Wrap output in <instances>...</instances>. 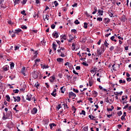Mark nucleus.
<instances>
[{
    "label": "nucleus",
    "mask_w": 131,
    "mask_h": 131,
    "mask_svg": "<svg viewBox=\"0 0 131 131\" xmlns=\"http://www.w3.org/2000/svg\"><path fill=\"white\" fill-rule=\"evenodd\" d=\"M32 77H33V78H34V79L37 78V77H38V73H37V72H34L32 73Z\"/></svg>",
    "instance_id": "nucleus-1"
},
{
    "label": "nucleus",
    "mask_w": 131,
    "mask_h": 131,
    "mask_svg": "<svg viewBox=\"0 0 131 131\" xmlns=\"http://www.w3.org/2000/svg\"><path fill=\"white\" fill-rule=\"evenodd\" d=\"M57 52H58V53H60V55H59L61 57H65V55H64V52H62V51L60 49H58V50H57Z\"/></svg>",
    "instance_id": "nucleus-2"
},
{
    "label": "nucleus",
    "mask_w": 131,
    "mask_h": 131,
    "mask_svg": "<svg viewBox=\"0 0 131 131\" xmlns=\"http://www.w3.org/2000/svg\"><path fill=\"white\" fill-rule=\"evenodd\" d=\"M52 36H53L54 38H58V37H59V34L57 32H55L52 34Z\"/></svg>",
    "instance_id": "nucleus-3"
},
{
    "label": "nucleus",
    "mask_w": 131,
    "mask_h": 131,
    "mask_svg": "<svg viewBox=\"0 0 131 131\" xmlns=\"http://www.w3.org/2000/svg\"><path fill=\"white\" fill-rule=\"evenodd\" d=\"M31 113L32 114H36L37 113V108H36V107H34L33 110L31 111Z\"/></svg>",
    "instance_id": "nucleus-4"
},
{
    "label": "nucleus",
    "mask_w": 131,
    "mask_h": 131,
    "mask_svg": "<svg viewBox=\"0 0 131 131\" xmlns=\"http://www.w3.org/2000/svg\"><path fill=\"white\" fill-rule=\"evenodd\" d=\"M22 31V30L20 29H17L16 30H15L14 33H15L16 34H19V33H20V32Z\"/></svg>",
    "instance_id": "nucleus-5"
},
{
    "label": "nucleus",
    "mask_w": 131,
    "mask_h": 131,
    "mask_svg": "<svg viewBox=\"0 0 131 131\" xmlns=\"http://www.w3.org/2000/svg\"><path fill=\"white\" fill-rule=\"evenodd\" d=\"M123 92L121 91L120 92H114V94L115 96H118L119 95H120V96H121V95H122L123 94Z\"/></svg>",
    "instance_id": "nucleus-6"
},
{
    "label": "nucleus",
    "mask_w": 131,
    "mask_h": 131,
    "mask_svg": "<svg viewBox=\"0 0 131 131\" xmlns=\"http://www.w3.org/2000/svg\"><path fill=\"white\" fill-rule=\"evenodd\" d=\"M56 61H57V62H59V63H61L64 61V59L61 58H57Z\"/></svg>",
    "instance_id": "nucleus-7"
},
{
    "label": "nucleus",
    "mask_w": 131,
    "mask_h": 131,
    "mask_svg": "<svg viewBox=\"0 0 131 131\" xmlns=\"http://www.w3.org/2000/svg\"><path fill=\"white\" fill-rule=\"evenodd\" d=\"M21 72L24 75V76H26V74H25V68H23L21 69Z\"/></svg>",
    "instance_id": "nucleus-8"
},
{
    "label": "nucleus",
    "mask_w": 131,
    "mask_h": 131,
    "mask_svg": "<svg viewBox=\"0 0 131 131\" xmlns=\"http://www.w3.org/2000/svg\"><path fill=\"white\" fill-rule=\"evenodd\" d=\"M52 48L54 51H56L57 50V45H56L55 43H53Z\"/></svg>",
    "instance_id": "nucleus-9"
},
{
    "label": "nucleus",
    "mask_w": 131,
    "mask_h": 131,
    "mask_svg": "<svg viewBox=\"0 0 131 131\" xmlns=\"http://www.w3.org/2000/svg\"><path fill=\"white\" fill-rule=\"evenodd\" d=\"M103 13H104L103 10H98V13L99 16H103Z\"/></svg>",
    "instance_id": "nucleus-10"
},
{
    "label": "nucleus",
    "mask_w": 131,
    "mask_h": 131,
    "mask_svg": "<svg viewBox=\"0 0 131 131\" xmlns=\"http://www.w3.org/2000/svg\"><path fill=\"white\" fill-rule=\"evenodd\" d=\"M51 78L52 79H50V82H54V80H55V76H52Z\"/></svg>",
    "instance_id": "nucleus-11"
},
{
    "label": "nucleus",
    "mask_w": 131,
    "mask_h": 131,
    "mask_svg": "<svg viewBox=\"0 0 131 131\" xmlns=\"http://www.w3.org/2000/svg\"><path fill=\"white\" fill-rule=\"evenodd\" d=\"M69 95H70L72 97H76V94H75L74 93L71 92L69 93Z\"/></svg>",
    "instance_id": "nucleus-12"
},
{
    "label": "nucleus",
    "mask_w": 131,
    "mask_h": 131,
    "mask_svg": "<svg viewBox=\"0 0 131 131\" xmlns=\"http://www.w3.org/2000/svg\"><path fill=\"white\" fill-rule=\"evenodd\" d=\"M6 98H7L6 101H7L8 102H10L11 100V98H10V96H9V95H7L6 96Z\"/></svg>",
    "instance_id": "nucleus-13"
},
{
    "label": "nucleus",
    "mask_w": 131,
    "mask_h": 131,
    "mask_svg": "<svg viewBox=\"0 0 131 131\" xmlns=\"http://www.w3.org/2000/svg\"><path fill=\"white\" fill-rule=\"evenodd\" d=\"M63 38V39H64V40H66L67 38H66V35H60V39H62Z\"/></svg>",
    "instance_id": "nucleus-14"
},
{
    "label": "nucleus",
    "mask_w": 131,
    "mask_h": 131,
    "mask_svg": "<svg viewBox=\"0 0 131 131\" xmlns=\"http://www.w3.org/2000/svg\"><path fill=\"white\" fill-rule=\"evenodd\" d=\"M41 66L42 68V69H48V68H49V66H46V65H43L41 64Z\"/></svg>",
    "instance_id": "nucleus-15"
},
{
    "label": "nucleus",
    "mask_w": 131,
    "mask_h": 131,
    "mask_svg": "<svg viewBox=\"0 0 131 131\" xmlns=\"http://www.w3.org/2000/svg\"><path fill=\"white\" fill-rule=\"evenodd\" d=\"M56 124H55V123H51L49 124V126H50V128L51 129H52V128H53V126H56Z\"/></svg>",
    "instance_id": "nucleus-16"
},
{
    "label": "nucleus",
    "mask_w": 131,
    "mask_h": 131,
    "mask_svg": "<svg viewBox=\"0 0 131 131\" xmlns=\"http://www.w3.org/2000/svg\"><path fill=\"white\" fill-rule=\"evenodd\" d=\"M31 95L30 94H28L27 95V100H28V101H31V97H30Z\"/></svg>",
    "instance_id": "nucleus-17"
},
{
    "label": "nucleus",
    "mask_w": 131,
    "mask_h": 131,
    "mask_svg": "<svg viewBox=\"0 0 131 131\" xmlns=\"http://www.w3.org/2000/svg\"><path fill=\"white\" fill-rule=\"evenodd\" d=\"M10 69H13L14 68V67L15 66V63L14 62H10Z\"/></svg>",
    "instance_id": "nucleus-18"
},
{
    "label": "nucleus",
    "mask_w": 131,
    "mask_h": 131,
    "mask_svg": "<svg viewBox=\"0 0 131 131\" xmlns=\"http://www.w3.org/2000/svg\"><path fill=\"white\" fill-rule=\"evenodd\" d=\"M125 20H126V18H125V16L123 15L121 17V21H123V22H125Z\"/></svg>",
    "instance_id": "nucleus-19"
},
{
    "label": "nucleus",
    "mask_w": 131,
    "mask_h": 131,
    "mask_svg": "<svg viewBox=\"0 0 131 131\" xmlns=\"http://www.w3.org/2000/svg\"><path fill=\"white\" fill-rule=\"evenodd\" d=\"M89 118H90V119H91L92 120H96V119H95V118H96V117H94L93 116H91L89 115Z\"/></svg>",
    "instance_id": "nucleus-20"
},
{
    "label": "nucleus",
    "mask_w": 131,
    "mask_h": 131,
    "mask_svg": "<svg viewBox=\"0 0 131 131\" xmlns=\"http://www.w3.org/2000/svg\"><path fill=\"white\" fill-rule=\"evenodd\" d=\"M94 11L93 12L92 14L93 15H95V14H96L97 13V7H95L94 8Z\"/></svg>",
    "instance_id": "nucleus-21"
},
{
    "label": "nucleus",
    "mask_w": 131,
    "mask_h": 131,
    "mask_svg": "<svg viewBox=\"0 0 131 131\" xmlns=\"http://www.w3.org/2000/svg\"><path fill=\"white\" fill-rule=\"evenodd\" d=\"M114 38H115V37L114 36H113L111 37V40L116 42V41H117V40L116 39H114Z\"/></svg>",
    "instance_id": "nucleus-22"
},
{
    "label": "nucleus",
    "mask_w": 131,
    "mask_h": 131,
    "mask_svg": "<svg viewBox=\"0 0 131 131\" xmlns=\"http://www.w3.org/2000/svg\"><path fill=\"white\" fill-rule=\"evenodd\" d=\"M13 2L15 5H17L18 4H19V3H20V0H13Z\"/></svg>",
    "instance_id": "nucleus-23"
},
{
    "label": "nucleus",
    "mask_w": 131,
    "mask_h": 131,
    "mask_svg": "<svg viewBox=\"0 0 131 131\" xmlns=\"http://www.w3.org/2000/svg\"><path fill=\"white\" fill-rule=\"evenodd\" d=\"M89 25V24L86 23H84V28H85V29H86V28H88V25Z\"/></svg>",
    "instance_id": "nucleus-24"
},
{
    "label": "nucleus",
    "mask_w": 131,
    "mask_h": 131,
    "mask_svg": "<svg viewBox=\"0 0 131 131\" xmlns=\"http://www.w3.org/2000/svg\"><path fill=\"white\" fill-rule=\"evenodd\" d=\"M119 83H125V80H122V79H120L119 81Z\"/></svg>",
    "instance_id": "nucleus-25"
},
{
    "label": "nucleus",
    "mask_w": 131,
    "mask_h": 131,
    "mask_svg": "<svg viewBox=\"0 0 131 131\" xmlns=\"http://www.w3.org/2000/svg\"><path fill=\"white\" fill-rule=\"evenodd\" d=\"M75 24H76V25H78V24H80V23L76 19L75 21H74Z\"/></svg>",
    "instance_id": "nucleus-26"
},
{
    "label": "nucleus",
    "mask_w": 131,
    "mask_h": 131,
    "mask_svg": "<svg viewBox=\"0 0 131 131\" xmlns=\"http://www.w3.org/2000/svg\"><path fill=\"white\" fill-rule=\"evenodd\" d=\"M21 28H22V29H27V26H24V25H21Z\"/></svg>",
    "instance_id": "nucleus-27"
},
{
    "label": "nucleus",
    "mask_w": 131,
    "mask_h": 131,
    "mask_svg": "<svg viewBox=\"0 0 131 131\" xmlns=\"http://www.w3.org/2000/svg\"><path fill=\"white\" fill-rule=\"evenodd\" d=\"M72 50L74 51V50H75V45L74 44V43H72Z\"/></svg>",
    "instance_id": "nucleus-28"
},
{
    "label": "nucleus",
    "mask_w": 131,
    "mask_h": 131,
    "mask_svg": "<svg viewBox=\"0 0 131 131\" xmlns=\"http://www.w3.org/2000/svg\"><path fill=\"white\" fill-rule=\"evenodd\" d=\"M80 115H85V111L82 110L81 113H80Z\"/></svg>",
    "instance_id": "nucleus-29"
},
{
    "label": "nucleus",
    "mask_w": 131,
    "mask_h": 131,
    "mask_svg": "<svg viewBox=\"0 0 131 131\" xmlns=\"http://www.w3.org/2000/svg\"><path fill=\"white\" fill-rule=\"evenodd\" d=\"M104 21L106 22V23H109V22H110V19L108 18H104Z\"/></svg>",
    "instance_id": "nucleus-30"
},
{
    "label": "nucleus",
    "mask_w": 131,
    "mask_h": 131,
    "mask_svg": "<svg viewBox=\"0 0 131 131\" xmlns=\"http://www.w3.org/2000/svg\"><path fill=\"white\" fill-rule=\"evenodd\" d=\"M72 110L74 111V113H75L76 112V108L74 106H72Z\"/></svg>",
    "instance_id": "nucleus-31"
},
{
    "label": "nucleus",
    "mask_w": 131,
    "mask_h": 131,
    "mask_svg": "<svg viewBox=\"0 0 131 131\" xmlns=\"http://www.w3.org/2000/svg\"><path fill=\"white\" fill-rule=\"evenodd\" d=\"M96 69H97V68H96V67L94 68V69L91 70L90 72H91V73H93V72H95V71H97V70H96Z\"/></svg>",
    "instance_id": "nucleus-32"
},
{
    "label": "nucleus",
    "mask_w": 131,
    "mask_h": 131,
    "mask_svg": "<svg viewBox=\"0 0 131 131\" xmlns=\"http://www.w3.org/2000/svg\"><path fill=\"white\" fill-rule=\"evenodd\" d=\"M13 93H14V94H18V93H19V90L18 89H16L15 90H14Z\"/></svg>",
    "instance_id": "nucleus-33"
},
{
    "label": "nucleus",
    "mask_w": 131,
    "mask_h": 131,
    "mask_svg": "<svg viewBox=\"0 0 131 131\" xmlns=\"http://www.w3.org/2000/svg\"><path fill=\"white\" fill-rule=\"evenodd\" d=\"M63 89H64V86H62L60 88V90L61 91L62 94H64V92H65V90H63Z\"/></svg>",
    "instance_id": "nucleus-34"
},
{
    "label": "nucleus",
    "mask_w": 131,
    "mask_h": 131,
    "mask_svg": "<svg viewBox=\"0 0 131 131\" xmlns=\"http://www.w3.org/2000/svg\"><path fill=\"white\" fill-rule=\"evenodd\" d=\"M97 21H103V18L98 17V18H97Z\"/></svg>",
    "instance_id": "nucleus-35"
},
{
    "label": "nucleus",
    "mask_w": 131,
    "mask_h": 131,
    "mask_svg": "<svg viewBox=\"0 0 131 131\" xmlns=\"http://www.w3.org/2000/svg\"><path fill=\"white\" fill-rule=\"evenodd\" d=\"M82 64L83 66H89V64L86 63V62H83Z\"/></svg>",
    "instance_id": "nucleus-36"
},
{
    "label": "nucleus",
    "mask_w": 131,
    "mask_h": 131,
    "mask_svg": "<svg viewBox=\"0 0 131 131\" xmlns=\"http://www.w3.org/2000/svg\"><path fill=\"white\" fill-rule=\"evenodd\" d=\"M118 116H120L121 115H122V112L119 111L117 113Z\"/></svg>",
    "instance_id": "nucleus-37"
},
{
    "label": "nucleus",
    "mask_w": 131,
    "mask_h": 131,
    "mask_svg": "<svg viewBox=\"0 0 131 131\" xmlns=\"http://www.w3.org/2000/svg\"><path fill=\"white\" fill-rule=\"evenodd\" d=\"M97 53H98V55H102V52L100 51V50L99 49L97 50Z\"/></svg>",
    "instance_id": "nucleus-38"
},
{
    "label": "nucleus",
    "mask_w": 131,
    "mask_h": 131,
    "mask_svg": "<svg viewBox=\"0 0 131 131\" xmlns=\"http://www.w3.org/2000/svg\"><path fill=\"white\" fill-rule=\"evenodd\" d=\"M16 98H17L16 100H17V102H20V101L21 100V98H20V97L17 96Z\"/></svg>",
    "instance_id": "nucleus-39"
},
{
    "label": "nucleus",
    "mask_w": 131,
    "mask_h": 131,
    "mask_svg": "<svg viewBox=\"0 0 131 131\" xmlns=\"http://www.w3.org/2000/svg\"><path fill=\"white\" fill-rule=\"evenodd\" d=\"M51 27L52 29H55V27H56V25H55L54 24H52L51 26Z\"/></svg>",
    "instance_id": "nucleus-40"
},
{
    "label": "nucleus",
    "mask_w": 131,
    "mask_h": 131,
    "mask_svg": "<svg viewBox=\"0 0 131 131\" xmlns=\"http://www.w3.org/2000/svg\"><path fill=\"white\" fill-rule=\"evenodd\" d=\"M61 108V104H59L58 105V106L56 107V109L59 110Z\"/></svg>",
    "instance_id": "nucleus-41"
},
{
    "label": "nucleus",
    "mask_w": 131,
    "mask_h": 131,
    "mask_svg": "<svg viewBox=\"0 0 131 131\" xmlns=\"http://www.w3.org/2000/svg\"><path fill=\"white\" fill-rule=\"evenodd\" d=\"M54 5H55V7H57L59 5V4L58 3V2L57 1H54Z\"/></svg>",
    "instance_id": "nucleus-42"
},
{
    "label": "nucleus",
    "mask_w": 131,
    "mask_h": 131,
    "mask_svg": "<svg viewBox=\"0 0 131 131\" xmlns=\"http://www.w3.org/2000/svg\"><path fill=\"white\" fill-rule=\"evenodd\" d=\"M3 70H4V71H8V67H3Z\"/></svg>",
    "instance_id": "nucleus-43"
},
{
    "label": "nucleus",
    "mask_w": 131,
    "mask_h": 131,
    "mask_svg": "<svg viewBox=\"0 0 131 131\" xmlns=\"http://www.w3.org/2000/svg\"><path fill=\"white\" fill-rule=\"evenodd\" d=\"M108 14H109L110 17H113V13H112V12H111L109 11H108Z\"/></svg>",
    "instance_id": "nucleus-44"
},
{
    "label": "nucleus",
    "mask_w": 131,
    "mask_h": 131,
    "mask_svg": "<svg viewBox=\"0 0 131 131\" xmlns=\"http://www.w3.org/2000/svg\"><path fill=\"white\" fill-rule=\"evenodd\" d=\"M56 95H57V93H55L54 92H53L51 93V95L53 96V97H56Z\"/></svg>",
    "instance_id": "nucleus-45"
},
{
    "label": "nucleus",
    "mask_w": 131,
    "mask_h": 131,
    "mask_svg": "<svg viewBox=\"0 0 131 131\" xmlns=\"http://www.w3.org/2000/svg\"><path fill=\"white\" fill-rule=\"evenodd\" d=\"M73 92H74V93H78L79 91H78V90L77 89H73Z\"/></svg>",
    "instance_id": "nucleus-46"
},
{
    "label": "nucleus",
    "mask_w": 131,
    "mask_h": 131,
    "mask_svg": "<svg viewBox=\"0 0 131 131\" xmlns=\"http://www.w3.org/2000/svg\"><path fill=\"white\" fill-rule=\"evenodd\" d=\"M89 85L90 86H92V85H93V82L91 80L89 81Z\"/></svg>",
    "instance_id": "nucleus-47"
},
{
    "label": "nucleus",
    "mask_w": 131,
    "mask_h": 131,
    "mask_svg": "<svg viewBox=\"0 0 131 131\" xmlns=\"http://www.w3.org/2000/svg\"><path fill=\"white\" fill-rule=\"evenodd\" d=\"M88 100H89V101H90V103H93V102L92 101V100H93V98H89V99H88Z\"/></svg>",
    "instance_id": "nucleus-48"
},
{
    "label": "nucleus",
    "mask_w": 131,
    "mask_h": 131,
    "mask_svg": "<svg viewBox=\"0 0 131 131\" xmlns=\"http://www.w3.org/2000/svg\"><path fill=\"white\" fill-rule=\"evenodd\" d=\"M40 61V59H36V60H35V64H36L37 62H39Z\"/></svg>",
    "instance_id": "nucleus-49"
},
{
    "label": "nucleus",
    "mask_w": 131,
    "mask_h": 131,
    "mask_svg": "<svg viewBox=\"0 0 131 131\" xmlns=\"http://www.w3.org/2000/svg\"><path fill=\"white\" fill-rule=\"evenodd\" d=\"M113 50H114V46H112L110 48V50L112 51H113Z\"/></svg>",
    "instance_id": "nucleus-50"
},
{
    "label": "nucleus",
    "mask_w": 131,
    "mask_h": 131,
    "mask_svg": "<svg viewBox=\"0 0 131 131\" xmlns=\"http://www.w3.org/2000/svg\"><path fill=\"white\" fill-rule=\"evenodd\" d=\"M76 69V70H80V66H77Z\"/></svg>",
    "instance_id": "nucleus-51"
},
{
    "label": "nucleus",
    "mask_w": 131,
    "mask_h": 131,
    "mask_svg": "<svg viewBox=\"0 0 131 131\" xmlns=\"http://www.w3.org/2000/svg\"><path fill=\"white\" fill-rule=\"evenodd\" d=\"M71 31H72V32H73L74 33H76V32H77L76 31V30H75V29H73L71 30Z\"/></svg>",
    "instance_id": "nucleus-52"
},
{
    "label": "nucleus",
    "mask_w": 131,
    "mask_h": 131,
    "mask_svg": "<svg viewBox=\"0 0 131 131\" xmlns=\"http://www.w3.org/2000/svg\"><path fill=\"white\" fill-rule=\"evenodd\" d=\"M14 49H14L15 51H17V50L19 49V46H15Z\"/></svg>",
    "instance_id": "nucleus-53"
},
{
    "label": "nucleus",
    "mask_w": 131,
    "mask_h": 131,
    "mask_svg": "<svg viewBox=\"0 0 131 131\" xmlns=\"http://www.w3.org/2000/svg\"><path fill=\"white\" fill-rule=\"evenodd\" d=\"M3 119L4 120H6V119H7V118L6 117V116L5 115V113H4V116L3 117Z\"/></svg>",
    "instance_id": "nucleus-54"
},
{
    "label": "nucleus",
    "mask_w": 131,
    "mask_h": 131,
    "mask_svg": "<svg viewBox=\"0 0 131 131\" xmlns=\"http://www.w3.org/2000/svg\"><path fill=\"white\" fill-rule=\"evenodd\" d=\"M88 126H85V127H84L83 128V130H84V131H88Z\"/></svg>",
    "instance_id": "nucleus-55"
},
{
    "label": "nucleus",
    "mask_w": 131,
    "mask_h": 131,
    "mask_svg": "<svg viewBox=\"0 0 131 131\" xmlns=\"http://www.w3.org/2000/svg\"><path fill=\"white\" fill-rule=\"evenodd\" d=\"M73 72L74 74H76L77 75H78V73L76 72V71H75V70H73Z\"/></svg>",
    "instance_id": "nucleus-56"
},
{
    "label": "nucleus",
    "mask_w": 131,
    "mask_h": 131,
    "mask_svg": "<svg viewBox=\"0 0 131 131\" xmlns=\"http://www.w3.org/2000/svg\"><path fill=\"white\" fill-rule=\"evenodd\" d=\"M65 66H69V65H70V63H69V62H67L66 63H64Z\"/></svg>",
    "instance_id": "nucleus-57"
},
{
    "label": "nucleus",
    "mask_w": 131,
    "mask_h": 131,
    "mask_svg": "<svg viewBox=\"0 0 131 131\" xmlns=\"http://www.w3.org/2000/svg\"><path fill=\"white\" fill-rule=\"evenodd\" d=\"M50 17V16H49L48 14H46L45 19H46L47 20H49V17Z\"/></svg>",
    "instance_id": "nucleus-58"
},
{
    "label": "nucleus",
    "mask_w": 131,
    "mask_h": 131,
    "mask_svg": "<svg viewBox=\"0 0 131 131\" xmlns=\"http://www.w3.org/2000/svg\"><path fill=\"white\" fill-rule=\"evenodd\" d=\"M126 80L127 81H131V78L130 77H128L126 78Z\"/></svg>",
    "instance_id": "nucleus-59"
},
{
    "label": "nucleus",
    "mask_w": 131,
    "mask_h": 131,
    "mask_svg": "<svg viewBox=\"0 0 131 131\" xmlns=\"http://www.w3.org/2000/svg\"><path fill=\"white\" fill-rule=\"evenodd\" d=\"M129 104H127L124 107V109H126V108H128Z\"/></svg>",
    "instance_id": "nucleus-60"
},
{
    "label": "nucleus",
    "mask_w": 131,
    "mask_h": 131,
    "mask_svg": "<svg viewBox=\"0 0 131 131\" xmlns=\"http://www.w3.org/2000/svg\"><path fill=\"white\" fill-rule=\"evenodd\" d=\"M125 117V116H122L121 118V120H124V118Z\"/></svg>",
    "instance_id": "nucleus-61"
},
{
    "label": "nucleus",
    "mask_w": 131,
    "mask_h": 131,
    "mask_svg": "<svg viewBox=\"0 0 131 131\" xmlns=\"http://www.w3.org/2000/svg\"><path fill=\"white\" fill-rule=\"evenodd\" d=\"M8 24H10V25H12V24H13L11 20H9L8 21Z\"/></svg>",
    "instance_id": "nucleus-62"
},
{
    "label": "nucleus",
    "mask_w": 131,
    "mask_h": 131,
    "mask_svg": "<svg viewBox=\"0 0 131 131\" xmlns=\"http://www.w3.org/2000/svg\"><path fill=\"white\" fill-rule=\"evenodd\" d=\"M72 7H73V8H74V7H77V3H75L72 5Z\"/></svg>",
    "instance_id": "nucleus-63"
},
{
    "label": "nucleus",
    "mask_w": 131,
    "mask_h": 131,
    "mask_svg": "<svg viewBox=\"0 0 131 131\" xmlns=\"http://www.w3.org/2000/svg\"><path fill=\"white\" fill-rule=\"evenodd\" d=\"M26 2H27V0H24L23 2V5H25V4H26Z\"/></svg>",
    "instance_id": "nucleus-64"
}]
</instances>
